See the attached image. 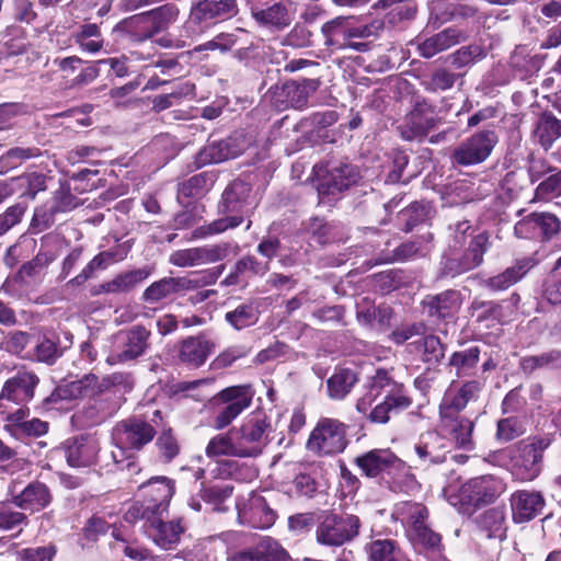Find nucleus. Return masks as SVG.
<instances>
[{"label":"nucleus","instance_id":"obj_1","mask_svg":"<svg viewBox=\"0 0 561 561\" xmlns=\"http://www.w3.org/2000/svg\"><path fill=\"white\" fill-rule=\"evenodd\" d=\"M554 435L551 433L528 436L508 449V471L519 482H531L543 470L546 450L551 446Z\"/></svg>","mask_w":561,"mask_h":561},{"label":"nucleus","instance_id":"obj_2","mask_svg":"<svg viewBox=\"0 0 561 561\" xmlns=\"http://www.w3.org/2000/svg\"><path fill=\"white\" fill-rule=\"evenodd\" d=\"M250 193V184L241 180L232 181L224 191L219 204V213L226 216L201 226L194 231L193 237L206 238L240 226L249 210Z\"/></svg>","mask_w":561,"mask_h":561},{"label":"nucleus","instance_id":"obj_3","mask_svg":"<svg viewBox=\"0 0 561 561\" xmlns=\"http://www.w3.org/2000/svg\"><path fill=\"white\" fill-rule=\"evenodd\" d=\"M133 387L134 380L128 373H114L102 379H99V377L93 374H89L80 379L58 387L46 401L56 402L58 400L78 399V397L93 393H105L113 396L114 399H118L121 402L122 398L118 393L130 391Z\"/></svg>","mask_w":561,"mask_h":561},{"label":"nucleus","instance_id":"obj_4","mask_svg":"<svg viewBox=\"0 0 561 561\" xmlns=\"http://www.w3.org/2000/svg\"><path fill=\"white\" fill-rule=\"evenodd\" d=\"M157 431L152 424L138 416L122 420L112 430L115 447L111 456L115 465L129 460L134 453L141 450L154 438Z\"/></svg>","mask_w":561,"mask_h":561},{"label":"nucleus","instance_id":"obj_5","mask_svg":"<svg viewBox=\"0 0 561 561\" xmlns=\"http://www.w3.org/2000/svg\"><path fill=\"white\" fill-rule=\"evenodd\" d=\"M174 490V482L171 479L152 477L139 486L142 501L133 503L125 512L124 519L128 523H136L139 517L165 513Z\"/></svg>","mask_w":561,"mask_h":561},{"label":"nucleus","instance_id":"obj_6","mask_svg":"<svg viewBox=\"0 0 561 561\" xmlns=\"http://www.w3.org/2000/svg\"><path fill=\"white\" fill-rule=\"evenodd\" d=\"M374 389H381L383 399L368 413V420L373 423L385 424L390 420L391 413H398L412 403L405 392L404 386L389 375L385 369H378L373 376Z\"/></svg>","mask_w":561,"mask_h":561},{"label":"nucleus","instance_id":"obj_7","mask_svg":"<svg viewBox=\"0 0 561 561\" xmlns=\"http://www.w3.org/2000/svg\"><path fill=\"white\" fill-rule=\"evenodd\" d=\"M179 13L175 4L167 3L125 20L123 26L129 32L133 42L140 43L165 30L176 21Z\"/></svg>","mask_w":561,"mask_h":561},{"label":"nucleus","instance_id":"obj_8","mask_svg":"<svg viewBox=\"0 0 561 561\" xmlns=\"http://www.w3.org/2000/svg\"><path fill=\"white\" fill-rule=\"evenodd\" d=\"M490 245L489 236L485 232L471 238L462 250L445 252L440 261V274L455 277L474 270L483 262V255Z\"/></svg>","mask_w":561,"mask_h":561},{"label":"nucleus","instance_id":"obj_9","mask_svg":"<svg viewBox=\"0 0 561 561\" xmlns=\"http://www.w3.org/2000/svg\"><path fill=\"white\" fill-rule=\"evenodd\" d=\"M151 331L142 324L119 330L113 336L110 364L127 363L144 356L150 348Z\"/></svg>","mask_w":561,"mask_h":561},{"label":"nucleus","instance_id":"obj_10","mask_svg":"<svg viewBox=\"0 0 561 561\" xmlns=\"http://www.w3.org/2000/svg\"><path fill=\"white\" fill-rule=\"evenodd\" d=\"M499 142L493 128L481 129L462 140L453 151L451 161L461 167H471L484 162Z\"/></svg>","mask_w":561,"mask_h":561},{"label":"nucleus","instance_id":"obj_11","mask_svg":"<svg viewBox=\"0 0 561 561\" xmlns=\"http://www.w3.org/2000/svg\"><path fill=\"white\" fill-rule=\"evenodd\" d=\"M319 79L288 80L280 85L270 88L272 104L279 111L293 107L304 110L307 107L310 96L320 88Z\"/></svg>","mask_w":561,"mask_h":561},{"label":"nucleus","instance_id":"obj_12","mask_svg":"<svg viewBox=\"0 0 561 561\" xmlns=\"http://www.w3.org/2000/svg\"><path fill=\"white\" fill-rule=\"evenodd\" d=\"M360 520L352 514H328L316 530L318 543L328 547H341L358 536Z\"/></svg>","mask_w":561,"mask_h":561},{"label":"nucleus","instance_id":"obj_13","mask_svg":"<svg viewBox=\"0 0 561 561\" xmlns=\"http://www.w3.org/2000/svg\"><path fill=\"white\" fill-rule=\"evenodd\" d=\"M253 397L254 391L249 385L232 386L219 391L215 397L219 407L214 417V427L222 430L230 425L251 405Z\"/></svg>","mask_w":561,"mask_h":561},{"label":"nucleus","instance_id":"obj_14","mask_svg":"<svg viewBox=\"0 0 561 561\" xmlns=\"http://www.w3.org/2000/svg\"><path fill=\"white\" fill-rule=\"evenodd\" d=\"M271 423L265 413L257 411L251 413L239 428H233L230 433H236V438L241 448L242 457H257L267 445V432Z\"/></svg>","mask_w":561,"mask_h":561},{"label":"nucleus","instance_id":"obj_15","mask_svg":"<svg viewBox=\"0 0 561 561\" xmlns=\"http://www.w3.org/2000/svg\"><path fill=\"white\" fill-rule=\"evenodd\" d=\"M324 44L329 47L343 49L346 47L363 50L365 44L353 43V38H366L371 34L367 25H355L351 16H336L321 27Z\"/></svg>","mask_w":561,"mask_h":561},{"label":"nucleus","instance_id":"obj_16","mask_svg":"<svg viewBox=\"0 0 561 561\" xmlns=\"http://www.w3.org/2000/svg\"><path fill=\"white\" fill-rule=\"evenodd\" d=\"M346 426L335 419L319 420L307 443L309 450L320 455L339 454L345 449Z\"/></svg>","mask_w":561,"mask_h":561},{"label":"nucleus","instance_id":"obj_17","mask_svg":"<svg viewBox=\"0 0 561 561\" xmlns=\"http://www.w3.org/2000/svg\"><path fill=\"white\" fill-rule=\"evenodd\" d=\"M440 119L435 108L425 101L416 102L413 108L405 115L398 126L402 139L407 141L424 139L428 133L435 129Z\"/></svg>","mask_w":561,"mask_h":561},{"label":"nucleus","instance_id":"obj_18","mask_svg":"<svg viewBox=\"0 0 561 561\" xmlns=\"http://www.w3.org/2000/svg\"><path fill=\"white\" fill-rule=\"evenodd\" d=\"M506 489L505 482L495 476L485 474L470 479L460 489L461 500L473 506L493 503Z\"/></svg>","mask_w":561,"mask_h":561},{"label":"nucleus","instance_id":"obj_19","mask_svg":"<svg viewBox=\"0 0 561 561\" xmlns=\"http://www.w3.org/2000/svg\"><path fill=\"white\" fill-rule=\"evenodd\" d=\"M163 514H152V516L139 517L142 520V528L152 541L164 550L173 549L179 542L184 531L182 519L163 522Z\"/></svg>","mask_w":561,"mask_h":561},{"label":"nucleus","instance_id":"obj_20","mask_svg":"<svg viewBox=\"0 0 561 561\" xmlns=\"http://www.w3.org/2000/svg\"><path fill=\"white\" fill-rule=\"evenodd\" d=\"M238 13L236 0H199L192 4L190 22L209 26L219 21L230 19Z\"/></svg>","mask_w":561,"mask_h":561},{"label":"nucleus","instance_id":"obj_21","mask_svg":"<svg viewBox=\"0 0 561 561\" xmlns=\"http://www.w3.org/2000/svg\"><path fill=\"white\" fill-rule=\"evenodd\" d=\"M450 446L449 439L435 431L423 433L414 445L419 465L430 468L445 462Z\"/></svg>","mask_w":561,"mask_h":561},{"label":"nucleus","instance_id":"obj_22","mask_svg":"<svg viewBox=\"0 0 561 561\" xmlns=\"http://www.w3.org/2000/svg\"><path fill=\"white\" fill-rule=\"evenodd\" d=\"M356 466L368 478L389 477L393 471L403 469V461L389 449H373L354 460Z\"/></svg>","mask_w":561,"mask_h":561},{"label":"nucleus","instance_id":"obj_23","mask_svg":"<svg viewBox=\"0 0 561 561\" xmlns=\"http://www.w3.org/2000/svg\"><path fill=\"white\" fill-rule=\"evenodd\" d=\"M560 220L550 213H533L515 224L514 232L524 239H550L560 231Z\"/></svg>","mask_w":561,"mask_h":561},{"label":"nucleus","instance_id":"obj_24","mask_svg":"<svg viewBox=\"0 0 561 561\" xmlns=\"http://www.w3.org/2000/svg\"><path fill=\"white\" fill-rule=\"evenodd\" d=\"M62 449L70 467L82 468L96 461L101 447L95 437L79 435L65 440Z\"/></svg>","mask_w":561,"mask_h":561},{"label":"nucleus","instance_id":"obj_25","mask_svg":"<svg viewBox=\"0 0 561 561\" xmlns=\"http://www.w3.org/2000/svg\"><path fill=\"white\" fill-rule=\"evenodd\" d=\"M240 522L253 528L266 529L274 525L277 515L260 494H251L248 502L237 503Z\"/></svg>","mask_w":561,"mask_h":561},{"label":"nucleus","instance_id":"obj_26","mask_svg":"<svg viewBox=\"0 0 561 561\" xmlns=\"http://www.w3.org/2000/svg\"><path fill=\"white\" fill-rule=\"evenodd\" d=\"M81 398H89L78 415L87 426H95L103 423L113 416L121 407L118 399H114L113 396L105 393H93L82 396Z\"/></svg>","mask_w":561,"mask_h":561},{"label":"nucleus","instance_id":"obj_27","mask_svg":"<svg viewBox=\"0 0 561 561\" xmlns=\"http://www.w3.org/2000/svg\"><path fill=\"white\" fill-rule=\"evenodd\" d=\"M510 504L514 522L526 523L542 513L546 502L539 491L518 490L511 495Z\"/></svg>","mask_w":561,"mask_h":561},{"label":"nucleus","instance_id":"obj_28","mask_svg":"<svg viewBox=\"0 0 561 561\" xmlns=\"http://www.w3.org/2000/svg\"><path fill=\"white\" fill-rule=\"evenodd\" d=\"M427 316L435 320L454 318L461 306V294L448 289L436 295H427L422 301Z\"/></svg>","mask_w":561,"mask_h":561},{"label":"nucleus","instance_id":"obj_29","mask_svg":"<svg viewBox=\"0 0 561 561\" xmlns=\"http://www.w3.org/2000/svg\"><path fill=\"white\" fill-rule=\"evenodd\" d=\"M215 348V342L203 335L190 336L180 344L178 357L182 364L197 368L205 364Z\"/></svg>","mask_w":561,"mask_h":561},{"label":"nucleus","instance_id":"obj_30","mask_svg":"<svg viewBox=\"0 0 561 561\" xmlns=\"http://www.w3.org/2000/svg\"><path fill=\"white\" fill-rule=\"evenodd\" d=\"M53 501L49 488L39 481L28 483L20 493L12 496V503L24 511L37 513Z\"/></svg>","mask_w":561,"mask_h":561},{"label":"nucleus","instance_id":"obj_31","mask_svg":"<svg viewBox=\"0 0 561 561\" xmlns=\"http://www.w3.org/2000/svg\"><path fill=\"white\" fill-rule=\"evenodd\" d=\"M150 272L147 268H138L116 275L113 279L104 282L91 288V295L125 294L133 290L138 284L147 279Z\"/></svg>","mask_w":561,"mask_h":561},{"label":"nucleus","instance_id":"obj_32","mask_svg":"<svg viewBox=\"0 0 561 561\" xmlns=\"http://www.w3.org/2000/svg\"><path fill=\"white\" fill-rule=\"evenodd\" d=\"M466 38L467 34L463 31L456 27H447L425 38L423 42L417 43V51L424 58H432L436 54L455 46Z\"/></svg>","mask_w":561,"mask_h":561},{"label":"nucleus","instance_id":"obj_33","mask_svg":"<svg viewBox=\"0 0 561 561\" xmlns=\"http://www.w3.org/2000/svg\"><path fill=\"white\" fill-rule=\"evenodd\" d=\"M358 172L355 167L347 163H340L329 170L320 187L321 193L335 195L347 190L356 183Z\"/></svg>","mask_w":561,"mask_h":561},{"label":"nucleus","instance_id":"obj_34","mask_svg":"<svg viewBox=\"0 0 561 561\" xmlns=\"http://www.w3.org/2000/svg\"><path fill=\"white\" fill-rule=\"evenodd\" d=\"M534 266L530 259H522L516 261L513 266L507 267L504 272L490 277L485 285L489 289L494 291L505 290L519 279H522Z\"/></svg>","mask_w":561,"mask_h":561},{"label":"nucleus","instance_id":"obj_35","mask_svg":"<svg viewBox=\"0 0 561 561\" xmlns=\"http://www.w3.org/2000/svg\"><path fill=\"white\" fill-rule=\"evenodd\" d=\"M427 517V508L417 502H400L396 504L392 512V518L401 522L409 533L424 524Z\"/></svg>","mask_w":561,"mask_h":561},{"label":"nucleus","instance_id":"obj_36","mask_svg":"<svg viewBox=\"0 0 561 561\" xmlns=\"http://www.w3.org/2000/svg\"><path fill=\"white\" fill-rule=\"evenodd\" d=\"M444 428L451 435L457 447L473 449L472 432L474 424L465 416L440 417Z\"/></svg>","mask_w":561,"mask_h":561},{"label":"nucleus","instance_id":"obj_37","mask_svg":"<svg viewBox=\"0 0 561 561\" xmlns=\"http://www.w3.org/2000/svg\"><path fill=\"white\" fill-rule=\"evenodd\" d=\"M357 381V375L353 369L339 368L327 380V393L332 400H343L352 391Z\"/></svg>","mask_w":561,"mask_h":561},{"label":"nucleus","instance_id":"obj_38","mask_svg":"<svg viewBox=\"0 0 561 561\" xmlns=\"http://www.w3.org/2000/svg\"><path fill=\"white\" fill-rule=\"evenodd\" d=\"M184 284L181 277H163L148 286L141 299L149 304L159 302L172 294L184 291Z\"/></svg>","mask_w":561,"mask_h":561},{"label":"nucleus","instance_id":"obj_39","mask_svg":"<svg viewBox=\"0 0 561 561\" xmlns=\"http://www.w3.org/2000/svg\"><path fill=\"white\" fill-rule=\"evenodd\" d=\"M519 368L524 374L530 375L537 369H561V350L524 356L519 359Z\"/></svg>","mask_w":561,"mask_h":561},{"label":"nucleus","instance_id":"obj_40","mask_svg":"<svg viewBox=\"0 0 561 561\" xmlns=\"http://www.w3.org/2000/svg\"><path fill=\"white\" fill-rule=\"evenodd\" d=\"M534 135L538 142L548 150L561 137V121L551 113H543L538 118Z\"/></svg>","mask_w":561,"mask_h":561},{"label":"nucleus","instance_id":"obj_41","mask_svg":"<svg viewBox=\"0 0 561 561\" xmlns=\"http://www.w3.org/2000/svg\"><path fill=\"white\" fill-rule=\"evenodd\" d=\"M432 233L423 234L414 240L407 241L393 250L390 261H409L423 257L431 251Z\"/></svg>","mask_w":561,"mask_h":561},{"label":"nucleus","instance_id":"obj_42","mask_svg":"<svg viewBox=\"0 0 561 561\" xmlns=\"http://www.w3.org/2000/svg\"><path fill=\"white\" fill-rule=\"evenodd\" d=\"M368 561H404L398 542L392 539H376L366 545Z\"/></svg>","mask_w":561,"mask_h":561},{"label":"nucleus","instance_id":"obj_43","mask_svg":"<svg viewBox=\"0 0 561 561\" xmlns=\"http://www.w3.org/2000/svg\"><path fill=\"white\" fill-rule=\"evenodd\" d=\"M253 16L259 23L277 28L286 27L291 22L289 11L283 2H276L266 9L257 10L253 12Z\"/></svg>","mask_w":561,"mask_h":561},{"label":"nucleus","instance_id":"obj_44","mask_svg":"<svg viewBox=\"0 0 561 561\" xmlns=\"http://www.w3.org/2000/svg\"><path fill=\"white\" fill-rule=\"evenodd\" d=\"M231 434L232 436L227 434H218L214 436L206 447V455L208 457L228 456L243 458L241 448H239L236 438V433Z\"/></svg>","mask_w":561,"mask_h":561},{"label":"nucleus","instance_id":"obj_45","mask_svg":"<svg viewBox=\"0 0 561 561\" xmlns=\"http://www.w3.org/2000/svg\"><path fill=\"white\" fill-rule=\"evenodd\" d=\"M480 358L479 346H470L455 352L449 358V365L455 368L458 377L470 376L476 369Z\"/></svg>","mask_w":561,"mask_h":561},{"label":"nucleus","instance_id":"obj_46","mask_svg":"<svg viewBox=\"0 0 561 561\" xmlns=\"http://www.w3.org/2000/svg\"><path fill=\"white\" fill-rule=\"evenodd\" d=\"M225 320L234 330L240 331L255 324L259 314L253 304H240L233 310L226 312Z\"/></svg>","mask_w":561,"mask_h":561},{"label":"nucleus","instance_id":"obj_47","mask_svg":"<svg viewBox=\"0 0 561 561\" xmlns=\"http://www.w3.org/2000/svg\"><path fill=\"white\" fill-rule=\"evenodd\" d=\"M527 431V422L519 416H508L497 421L495 437L499 442L508 443Z\"/></svg>","mask_w":561,"mask_h":561},{"label":"nucleus","instance_id":"obj_48","mask_svg":"<svg viewBox=\"0 0 561 561\" xmlns=\"http://www.w3.org/2000/svg\"><path fill=\"white\" fill-rule=\"evenodd\" d=\"M257 561H287L289 554L272 537H263L254 545Z\"/></svg>","mask_w":561,"mask_h":561},{"label":"nucleus","instance_id":"obj_49","mask_svg":"<svg viewBox=\"0 0 561 561\" xmlns=\"http://www.w3.org/2000/svg\"><path fill=\"white\" fill-rule=\"evenodd\" d=\"M221 537L225 542L230 543L226 549L227 561H257L254 546L240 549L233 545L240 538L237 533H226Z\"/></svg>","mask_w":561,"mask_h":561},{"label":"nucleus","instance_id":"obj_50","mask_svg":"<svg viewBox=\"0 0 561 561\" xmlns=\"http://www.w3.org/2000/svg\"><path fill=\"white\" fill-rule=\"evenodd\" d=\"M213 179L206 173H198L179 184L178 192L184 197H196L209 190Z\"/></svg>","mask_w":561,"mask_h":561},{"label":"nucleus","instance_id":"obj_51","mask_svg":"<svg viewBox=\"0 0 561 561\" xmlns=\"http://www.w3.org/2000/svg\"><path fill=\"white\" fill-rule=\"evenodd\" d=\"M417 347L422 351L423 362L436 365L445 355V348L440 340L435 335H426L417 342Z\"/></svg>","mask_w":561,"mask_h":561},{"label":"nucleus","instance_id":"obj_52","mask_svg":"<svg viewBox=\"0 0 561 561\" xmlns=\"http://www.w3.org/2000/svg\"><path fill=\"white\" fill-rule=\"evenodd\" d=\"M389 488L394 492L411 493L419 489L415 477L409 472V468L403 462V469L393 471L387 479Z\"/></svg>","mask_w":561,"mask_h":561},{"label":"nucleus","instance_id":"obj_53","mask_svg":"<svg viewBox=\"0 0 561 561\" xmlns=\"http://www.w3.org/2000/svg\"><path fill=\"white\" fill-rule=\"evenodd\" d=\"M224 271V265L208 268L201 272H195L192 274V277H181L182 282H184V291L194 290L199 287L213 285L217 282L219 276Z\"/></svg>","mask_w":561,"mask_h":561},{"label":"nucleus","instance_id":"obj_54","mask_svg":"<svg viewBox=\"0 0 561 561\" xmlns=\"http://www.w3.org/2000/svg\"><path fill=\"white\" fill-rule=\"evenodd\" d=\"M226 140L209 141L199 152L198 161L201 164L220 163L230 159L229 150L226 148Z\"/></svg>","mask_w":561,"mask_h":561},{"label":"nucleus","instance_id":"obj_55","mask_svg":"<svg viewBox=\"0 0 561 561\" xmlns=\"http://www.w3.org/2000/svg\"><path fill=\"white\" fill-rule=\"evenodd\" d=\"M409 536L414 543V546H421L426 550H434L440 546L442 537L438 533H435L432 528H430L426 524H422L417 526L414 530L409 533Z\"/></svg>","mask_w":561,"mask_h":561},{"label":"nucleus","instance_id":"obj_56","mask_svg":"<svg viewBox=\"0 0 561 561\" xmlns=\"http://www.w3.org/2000/svg\"><path fill=\"white\" fill-rule=\"evenodd\" d=\"M451 231L448 249L445 252L462 250L468 245L471 238H474L473 230L469 221H459L454 226H449Z\"/></svg>","mask_w":561,"mask_h":561},{"label":"nucleus","instance_id":"obj_57","mask_svg":"<svg viewBox=\"0 0 561 561\" xmlns=\"http://www.w3.org/2000/svg\"><path fill=\"white\" fill-rule=\"evenodd\" d=\"M12 502H0V530H13L26 523L24 513L15 511Z\"/></svg>","mask_w":561,"mask_h":561},{"label":"nucleus","instance_id":"obj_58","mask_svg":"<svg viewBox=\"0 0 561 561\" xmlns=\"http://www.w3.org/2000/svg\"><path fill=\"white\" fill-rule=\"evenodd\" d=\"M229 243H218L196 247L198 265L216 263L226 259L229 254Z\"/></svg>","mask_w":561,"mask_h":561},{"label":"nucleus","instance_id":"obj_59","mask_svg":"<svg viewBox=\"0 0 561 561\" xmlns=\"http://www.w3.org/2000/svg\"><path fill=\"white\" fill-rule=\"evenodd\" d=\"M470 310L471 316L476 317L479 322L490 319L500 320L502 317V307L494 301L474 299L471 304Z\"/></svg>","mask_w":561,"mask_h":561},{"label":"nucleus","instance_id":"obj_60","mask_svg":"<svg viewBox=\"0 0 561 561\" xmlns=\"http://www.w3.org/2000/svg\"><path fill=\"white\" fill-rule=\"evenodd\" d=\"M39 151L36 148L15 147L9 149L1 156L0 163L3 168L13 169L20 165L23 161L33 157H37Z\"/></svg>","mask_w":561,"mask_h":561},{"label":"nucleus","instance_id":"obj_61","mask_svg":"<svg viewBox=\"0 0 561 561\" xmlns=\"http://www.w3.org/2000/svg\"><path fill=\"white\" fill-rule=\"evenodd\" d=\"M57 548L54 543L46 546L28 547L18 552L20 561H53L56 556Z\"/></svg>","mask_w":561,"mask_h":561},{"label":"nucleus","instance_id":"obj_62","mask_svg":"<svg viewBox=\"0 0 561 561\" xmlns=\"http://www.w3.org/2000/svg\"><path fill=\"white\" fill-rule=\"evenodd\" d=\"M483 56V49L479 45L463 46L451 55V65L457 69H460Z\"/></svg>","mask_w":561,"mask_h":561},{"label":"nucleus","instance_id":"obj_63","mask_svg":"<svg viewBox=\"0 0 561 561\" xmlns=\"http://www.w3.org/2000/svg\"><path fill=\"white\" fill-rule=\"evenodd\" d=\"M457 76L446 69H437L434 71L430 80L425 83V88L431 92L446 91L456 82Z\"/></svg>","mask_w":561,"mask_h":561},{"label":"nucleus","instance_id":"obj_64","mask_svg":"<svg viewBox=\"0 0 561 561\" xmlns=\"http://www.w3.org/2000/svg\"><path fill=\"white\" fill-rule=\"evenodd\" d=\"M561 195V170L549 175L536 188L539 198H552Z\"/></svg>","mask_w":561,"mask_h":561}]
</instances>
